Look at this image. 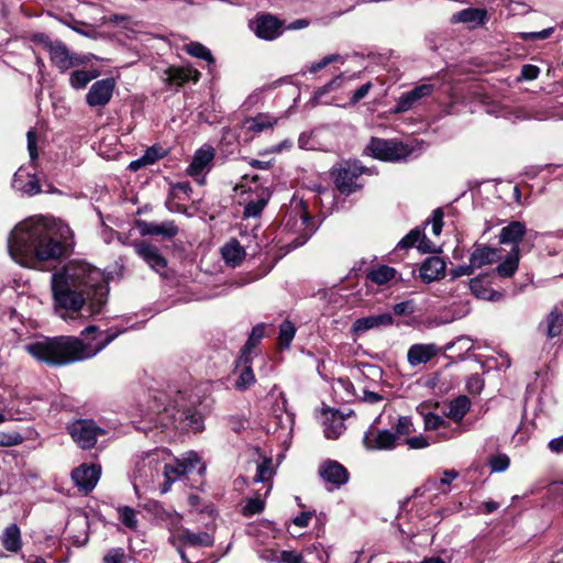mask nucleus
Listing matches in <instances>:
<instances>
[{
  "label": "nucleus",
  "instance_id": "nucleus-1",
  "mask_svg": "<svg viewBox=\"0 0 563 563\" xmlns=\"http://www.w3.org/2000/svg\"><path fill=\"white\" fill-rule=\"evenodd\" d=\"M54 309L58 317L70 322L102 312L109 287L103 273L86 262L71 261L51 277Z\"/></svg>",
  "mask_w": 563,
  "mask_h": 563
},
{
  "label": "nucleus",
  "instance_id": "nucleus-2",
  "mask_svg": "<svg viewBox=\"0 0 563 563\" xmlns=\"http://www.w3.org/2000/svg\"><path fill=\"white\" fill-rule=\"evenodd\" d=\"M64 231L55 219L35 216L20 222L8 240V250L14 262L29 268H40L44 263L59 260L66 253Z\"/></svg>",
  "mask_w": 563,
  "mask_h": 563
},
{
  "label": "nucleus",
  "instance_id": "nucleus-3",
  "mask_svg": "<svg viewBox=\"0 0 563 563\" xmlns=\"http://www.w3.org/2000/svg\"><path fill=\"white\" fill-rule=\"evenodd\" d=\"M119 332L108 333L104 339L93 338L86 342L76 336L44 338L24 345L33 358L51 366H62L93 357L112 342Z\"/></svg>",
  "mask_w": 563,
  "mask_h": 563
},
{
  "label": "nucleus",
  "instance_id": "nucleus-4",
  "mask_svg": "<svg viewBox=\"0 0 563 563\" xmlns=\"http://www.w3.org/2000/svg\"><path fill=\"white\" fill-rule=\"evenodd\" d=\"M413 150L415 146L412 143L387 141L375 137H373L366 146V151H368L372 156L389 162L406 159L411 155Z\"/></svg>",
  "mask_w": 563,
  "mask_h": 563
},
{
  "label": "nucleus",
  "instance_id": "nucleus-5",
  "mask_svg": "<svg viewBox=\"0 0 563 563\" xmlns=\"http://www.w3.org/2000/svg\"><path fill=\"white\" fill-rule=\"evenodd\" d=\"M163 397L164 395H159V397L155 396V401L158 400L159 405L156 406V411L158 413L162 412V410L167 413L172 411V416L175 417V412L179 415L178 419L181 420L186 427L191 429L194 432H200L203 430V417L200 412H198L195 409L183 408L184 406V396L180 391H178L177 398L174 399L173 405L163 406Z\"/></svg>",
  "mask_w": 563,
  "mask_h": 563
},
{
  "label": "nucleus",
  "instance_id": "nucleus-6",
  "mask_svg": "<svg viewBox=\"0 0 563 563\" xmlns=\"http://www.w3.org/2000/svg\"><path fill=\"white\" fill-rule=\"evenodd\" d=\"M364 167L356 162H344L331 170L334 184L340 192L350 195L362 187L358 183Z\"/></svg>",
  "mask_w": 563,
  "mask_h": 563
},
{
  "label": "nucleus",
  "instance_id": "nucleus-7",
  "mask_svg": "<svg viewBox=\"0 0 563 563\" xmlns=\"http://www.w3.org/2000/svg\"><path fill=\"white\" fill-rule=\"evenodd\" d=\"M35 40L44 43L49 53L51 62L63 73L85 63L84 58L71 54L66 45L59 41L51 42L44 34L35 35Z\"/></svg>",
  "mask_w": 563,
  "mask_h": 563
},
{
  "label": "nucleus",
  "instance_id": "nucleus-8",
  "mask_svg": "<svg viewBox=\"0 0 563 563\" xmlns=\"http://www.w3.org/2000/svg\"><path fill=\"white\" fill-rule=\"evenodd\" d=\"M68 432L75 443L81 449L92 448L99 435L104 434L103 429L99 428L92 420H76L68 427Z\"/></svg>",
  "mask_w": 563,
  "mask_h": 563
},
{
  "label": "nucleus",
  "instance_id": "nucleus-9",
  "mask_svg": "<svg viewBox=\"0 0 563 563\" xmlns=\"http://www.w3.org/2000/svg\"><path fill=\"white\" fill-rule=\"evenodd\" d=\"M251 26L257 37L266 41H273L283 33V22L272 14L256 16Z\"/></svg>",
  "mask_w": 563,
  "mask_h": 563
},
{
  "label": "nucleus",
  "instance_id": "nucleus-10",
  "mask_svg": "<svg viewBox=\"0 0 563 563\" xmlns=\"http://www.w3.org/2000/svg\"><path fill=\"white\" fill-rule=\"evenodd\" d=\"M363 444L367 450H393L397 445L396 434L389 430H379L371 427L363 437Z\"/></svg>",
  "mask_w": 563,
  "mask_h": 563
},
{
  "label": "nucleus",
  "instance_id": "nucleus-11",
  "mask_svg": "<svg viewBox=\"0 0 563 563\" xmlns=\"http://www.w3.org/2000/svg\"><path fill=\"white\" fill-rule=\"evenodd\" d=\"M435 89V86L430 82H423L416 86L413 89L402 93L397 100L395 108L396 113L407 112L412 109L422 99L429 97Z\"/></svg>",
  "mask_w": 563,
  "mask_h": 563
},
{
  "label": "nucleus",
  "instance_id": "nucleus-12",
  "mask_svg": "<svg viewBox=\"0 0 563 563\" xmlns=\"http://www.w3.org/2000/svg\"><path fill=\"white\" fill-rule=\"evenodd\" d=\"M100 474V466L82 464L71 472V478L77 487L88 493L97 485Z\"/></svg>",
  "mask_w": 563,
  "mask_h": 563
},
{
  "label": "nucleus",
  "instance_id": "nucleus-13",
  "mask_svg": "<svg viewBox=\"0 0 563 563\" xmlns=\"http://www.w3.org/2000/svg\"><path fill=\"white\" fill-rule=\"evenodd\" d=\"M136 254L159 275L166 274L167 262L155 245L140 242L134 245Z\"/></svg>",
  "mask_w": 563,
  "mask_h": 563
},
{
  "label": "nucleus",
  "instance_id": "nucleus-14",
  "mask_svg": "<svg viewBox=\"0 0 563 563\" xmlns=\"http://www.w3.org/2000/svg\"><path fill=\"white\" fill-rule=\"evenodd\" d=\"M393 324L394 317L389 312L371 314L367 317L356 319L352 324L351 332L354 335H361L368 330L386 328Z\"/></svg>",
  "mask_w": 563,
  "mask_h": 563
},
{
  "label": "nucleus",
  "instance_id": "nucleus-15",
  "mask_svg": "<svg viewBox=\"0 0 563 563\" xmlns=\"http://www.w3.org/2000/svg\"><path fill=\"white\" fill-rule=\"evenodd\" d=\"M114 86L111 78L96 81L86 96L87 103L91 107L106 106L112 97Z\"/></svg>",
  "mask_w": 563,
  "mask_h": 563
},
{
  "label": "nucleus",
  "instance_id": "nucleus-16",
  "mask_svg": "<svg viewBox=\"0 0 563 563\" xmlns=\"http://www.w3.org/2000/svg\"><path fill=\"white\" fill-rule=\"evenodd\" d=\"M319 475L327 484L340 487L349 481L346 468L336 461L328 460L319 466Z\"/></svg>",
  "mask_w": 563,
  "mask_h": 563
},
{
  "label": "nucleus",
  "instance_id": "nucleus-17",
  "mask_svg": "<svg viewBox=\"0 0 563 563\" xmlns=\"http://www.w3.org/2000/svg\"><path fill=\"white\" fill-rule=\"evenodd\" d=\"M440 352V347L434 343L412 344L407 352V361L410 366L416 367L427 364Z\"/></svg>",
  "mask_w": 563,
  "mask_h": 563
},
{
  "label": "nucleus",
  "instance_id": "nucleus-18",
  "mask_svg": "<svg viewBox=\"0 0 563 563\" xmlns=\"http://www.w3.org/2000/svg\"><path fill=\"white\" fill-rule=\"evenodd\" d=\"M417 245L418 250L422 253H434L437 246L426 236V234L416 228L404 236L397 244L398 249L405 250Z\"/></svg>",
  "mask_w": 563,
  "mask_h": 563
},
{
  "label": "nucleus",
  "instance_id": "nucleus-19",
  "mask_svg": "<svg viewBox=\"0 0 563 563\" xmlns=\"http://www.w3.org/2000/svg\"><path fill=\"white\" fill-rule=\"evenodd\" d=\"M488 20L487 10L482 8H467L453 14L452 22L464 23L470 27L475 29L483 26Z\"/></svg>",
  "mask_w": 563,
  "mask_h": 563
},
{
  "label": "nucleus",
  "instance_id": "nucleus-20",
  "mask_svg": "<svg viewBox=\"0 0 563 563\" xmlns=\"http://www.w3.org/2000/svg\"><path fill=\"white\" fill-rule=\"evenodd\" d=\"M272 419L275 423V430L289 429L294 423L292 415L287 410V399L284 393H278L276 402L272 408Z\"/></svg>",
  "mask_w": 563,
  "mask_h": 563
},
{
  "label": "nucleus",
  "instance_id": "nucleus-21",
  "mask_svg": "<svg viewBox=\"0 0 563 563\" xmlns=\"http://www.w3.org/2000/svg\"><path fill=\"white\" fill-rule=\"evenodd\" d=\"M200 73L192 68L169 67L164 70L162 79L169 86H181L185 82L192 80L198 81Z\"/></svg>",
  "mask_w": 563,
  "mask_h": 563
},
{
  "label": "nucleus",
  "instance_id": "nucleus-22",
  "mask_svg": "<svg viewBox=\"0 0 563 563\" xmlns=\"http://www.w3.org/2000/svg\"><path fill=\"white\" fill-rule=\"evenodd\" d=\"M445 263L438 256L428 257L420 267V277L426 283H431L444 276Z\"/></svg>",
  "mask_w": 563,
  "mask_h": 563
},
{
  "label": "nucleus",
  "instance_id": "nucleus-23",
  "mask_svg": "<svg viewBox=\"0 0 563 563\" xmlns=\"http://www.w3.org/2000/svg\"><path fill=\"white\" fill-rule=\"evenodd\" d=\"M500 257L499 250L485 245L476 246L470 256V262L475 269L495 263Z\"/></svg>",
  "mask_w": 563,
  "mask_h": 563
},
{
  "label": "nucleus",
  "instance_id": "nucleus-24",
  "mask_svg": "<svg viewBox=\"0 0 563 563\" xmlns=\"http://www.w3.org/2000/svg\"><path fill=\"white\" fill-rule=\"evenodd\" d=\"M156 466V460L152 456L139 462L134 471V487L136 488L139 484L146 485L151 483L157 473Z\"/></svg>",
  "mask_w": 563,
  "mask_h": 563
},
{
  "label": "nucleus",
  "instance_id": "nucleus-25",
  "mask_svg": "<svg viewBox=\"0 0 563 563\" xmlns=\"http://www.w3.org/2000/svg\"><path fill=\"white\" fill-rule=\"evenodd\" d=\"M252 356H247V361H242V354L236 361L238 378L234 383L235 389L244 391L255 383V376L251 367Z\"/></svg>",
  "mask_w": 563,
  "mask_h": 563
},
{
  "label": "nucleus",
  "instance_id": "nucleus-26",
  "mask_svg": "<svg viewBox=\"0 0 563 563\" xmlns=\"http://www.w3.org/2000/svg\"><path fill=\"white\" fill-rule=\"evenodd\" d=\"M527 232L526 225L520 221H511L508 225L504 227L499 233L500 244H511L512 247L518 246Z\"/></svg>",
  "mask_w": 563,
  "mask_h": 563
},
{
  "label": "nucleus",
  "instance_id": "nucleus-27",
  "mask_svg": "<svg viewBox=\"0 0 563 563\" xmlns=\"http://www.w3.org/2000/svg\"><path fill=\"white\" fill-rule=\"evenodd\" d=\"M221 254L224 262L231 267L239 266L246 255L244 247L235 239L230 240L222 246Z\"/></svg>",
  "mask_w": 563,
  "mask_h": 563
},
{
  "label": "nucleus",
  "instance_id": "nucleus-28",
  "mask_svg": "<svg viewBox=\"0 0 563 563\" xmlns=\"http://www.w3.org/2000/svg\"><path fill=\"white\" fill-rule=\"evenodd\" d=\"M214 157L213 150L211 147L200 148L196 152L192 162L187 168L188 175L191 177H199L205 168L211 163Z\"/></svg>",
  "mask_w": 563,
  "mask_h": 563
},
{
  "label": "nucleus",
  "instance_id": "nucleus-29",
  "mask_svg": "<svg viewBox=\"0 0 563 563\" xmlns=\"http://www.w3.org/2000/svg\"><path fill=\"white\" fill-rule=\"evenodd\" d=\"M471 408V400L467 396H459L446 405L444 416L454 422H461Z\"/></svg>",
  "mask_w": 563,
  "mask_h": 563
},
{
  "label": "nucleus",
  "instance_id": "nucleus-30",
  "mask_svg": "<svg viewBox=\"0 0 563 563\" xmlns=\"http://www.w3.org/2000/svg\"><path fill=\"white\" fill-rule=\"evenodd\" d=\"M13 187L27 195H36L41 192V186L35 175H24L22 170L14 174Z\"/></svg>",
  "mask_w": 563,
  "mask_h": 563
},
{
  "label": "nucleus",
  "instance_id": "nucleus-31",
  "mask_svg": "<svg viewBox=\"0 0 563 563\" xmlns=\"http://www.w3.org/2000/svg\"><path fill=\"white\" fill-rule=\"evenodd\" d=\"M277 122L278 119L269 113H258L255 117L247 118L244 121V128L247 131L261 133L272 129Z\"/></svg>",
  "mask_w": 563,
  "mask_h": 563
},
{
  "label": "nucleus",
  "instance_id": "nucleus-32",
  "mask_svg": "<svg viewBox=\"0 0 563 563\" xmlns=\"http://www.w3.org/2000/svg\"><path fill=\"white\" fill-rule=\"evenodd\" d=\"M520 261L519 247H511L507 257L496 267L499 277L509 278L515 275Z\"/></svg>",
  "mask_w": 563,
  "mask_h": 563
},
{
  "label": "nucleus",
  "instance_id": "nucleus-33",
  "mask_svg": "<svg viewBox=\"0 0 563 563\" xmlns=\"http://www.w3.org/2000/svg\"><path fill=\"white\" fill-rule=\"evenodd\" d=\"M1 542L7 551L19 552L22 547L20 528L15 523L9 525L2 532Z\"/></svg>",
  "mask_w": 563,
  "mask_h": 563
},
{
  "label": "nucleus",
  "instance_id": "nucleus-34",
  "mask_svg": "<svg viewBox=\"0 0 563 563\" xmlns=\"http://www.w3.org/2000/svg\"><path fill=\"white\" fill-rule=\"evenodd\" d=\"M472 294L483 300L497 301L501 298V294L486 287L482 277L472 278L468 283Z\"/></svg>",
  "mask_w": 563,
  "mask_h": 563
},
{
  "label": "nucleus",
  "instance_id": "nucleus-35",
  "mask_svg": "<svg viewBox=\"0 0 563 563\" xmlns=\"http://www.w3.org/2000/svg\"><path fill=\"white\" fill-rule=\"evenodd\" d=\"M143 234L162 235L170 239L178 233V228L174 221H165L162 223H145L142 229Z\"/></svg>",
  "mask_w": 563,
  "mask_h": 563
},
{
  "label": "nucleus",
  "instance_id": "nucleus-36",
  "mask_svg": "<svg viewBox=\"0 0 563 563\" xmlns=\"http://www.w3.org/2000/svg\"><path fill=\"white\" fill-rule=\"evenodd\" d=\"M545 334L549 339L559 336L563 328V312L558 308H554L547 316L544 321Z\"/></svg>",
  "mask_w": 563,
  "mask_h": 563
},
{
  "label": "nucleus",
  "instance_id": "nucleus-37",
  "mask_svg": "<svg viewBox=\"0 0 563 563\" xmlns=\"http://www.w3.org/2000/svg\"><path fill=\"white\" fill-rule=\"evenodd\" d=\"M396 275V271L393 267L382 265L367 273V279L376 285H385L390 282Z\"/></svg>",
  "mask_w": 563,
  "mask_h": 563
},
{
  "label": "nucleus",
  "instance_id": "nucleus-38",
  "mask_svg": "<svg viewBox=\"0 0 563 563\" xmlns=\"http://www.w3.org/2000/svg\"><path fill=\"white\" fill-rule=\"evenodd\" d=\"M264 324H257L252 329L249 340L245 343L244 347L242 349V361L246 362L247 356H252V350L264 336Z\"/></svg>",
  "mask_w": 563,
  "mask_h": 563
},
{
  "label": "nucleus",
  "instance_id": "nucleus-39",
  "mask_svg": "<svg viewBox=\"0 0 563 563\" xmlns=\"http://www.w3.org/2000/svg\"><path fill=\"white\" fill-rule=\"evenodd\" d=\"M184 51L197 58L205 59L209 64L214 63V58L210 52L205 45H202L199 42H190L184 45Z\"/></svg>",
  "mask_w": 563,
  "mask_h": 563
},
{
  "label": "nucleus",
  "instance_id": "nucleus-40",
  "mask_svg": "<svg viewBox=\"0 0 563 563\" xmlns=\"http://www.w3.org/2000/svg\"><path fill=\"white\" fill-rule=\"evenodd\" d=\"M118 514H119V520L121 521V523L123 526H125L126 528L131 529V530H136L137 527H139V520H137V515L139 512L129 507V506H123V507H119L118 508Z\"/></svg>",
  "mask_w": 563,
  "mask_h": 563
},
{
  "label": "nucleus",
  "instance_id": "nucleus-41",
  "mask_svg": "<svg viewBox=\"0 0 563 563\" xmlns=\"http://www.w3.org/2000/svg\"><path fill=\"white\" fill-rule=\"evenodd\" d=\"M177 463L183 467V473H189L196 468H198L199 473L205 471V466L201 464L199 455L195 452L187 453L181 460H178Z\"/></svg>",
  "mask_w": 563,
  "mask_h": 563
},
{
  "label": "nucleus",
  "instance_id": "nucleus-42",
  "mask_svg": "<svg viewBox=\"0 0 563 563\" xmlns=\"http://www.w3.org/2000/svg\"><path fill=\"white\" fill-rule=\"evenodd\" d=\"M186 473H183V467L177 465H165L164 466V477L165 482L162 487V493H167L172 486V484L177 481L181 475H185Z\"/></svg>",
  "mask_w": 563,
  "mask_h": 563
},
{
  "label": "nucleus",
  "instance_id": "nucleus-43",
  "mask_svg": "<svg viewBox=\"0 0 563 563\" xmlns=\"http://www.w3.org/2000/svg\"><path fill=\"white\" fill-rule=\"evenodd\" d=\"M97 77V73H90L87 70H75L70 75V85L75 89L84 88L88 85L89 81H91L93 78Z\"/></svg>",
  "mask_w": 563,
  "mask_h": 563
},
{
  "label": "nucleus",
  "instance_id": "nucleus-44",
  "mask_svg": "<svg viewBox=\"0 0 563 563\" xmlns=\"http://www.w3.org/2000/svg\"><path fill=\"white\" fill-rule=\"evenodd\" d=\"M295 325L288 320L283 321L282 324L279 325V344L282 346L288 347L295 336Z\"/></svg>",
  "mask_w": 563,
  "mask_h": 563
},
{
  "label": "nucleus",
  "instance_id": "nucleus-45",
  "mask_svg": "<svg viewBox=\"0 0 563 563\" xmlns=\"http://www.w3.org/2000/svg\"><path fill=\"white\" fill-rule=\"evenodd\" d=\"M273 466L272 460L265 459L262 463L257 465L256 474L254 476V482L264 483L272 478L273 476Z\"/></svg>",
  "mask_w": 563,
  "mask_h": 563
},
{
  "label": "nucleus",
  "instance_id": "nucleus-46",
  "mask_svg": "<svg viewBox=\"0 0 563 563\" xmlns=\"http://www.w3.org/2000/svg\"><path fill=\"white\" fill-rule=\"evenodd\" d=\"M266 203L267 198L264 196L257 198L256 200L250 201L244 208V216L247 218L260 216Z\"/></svg>",
  "mask_w": 563,
  "mask_h": 563
},
{
  "label": "nucleus",
  "instance_id": "nucleus-47",
  "mask_svg": "<svg viewBox=\"0 0 563 563\" xmlns=\"http://www.w3.org/2000/svg\"><path fill=\"white\" fill-rule=\"evenodd\" d=\"M345 77L343 74L334 77L332 80H330L328 84H325L324 86H322L321 88H319L318 90H316L314 92V99L316 100H319L322 98L323 95L330 92V91H333V90H336L339 89L343 81H344Z\"/></svg>",
  "mask_w": 563,
  "mask_h": 563
},
{
  "label": "nucleus",
  "instance_id": "nucleus-48",
  "mask_svg": "<svg viewBox=\"0 0 563 563\" xmlns=\"http://www.w3.org/2000/svg\"><path fill=\"white\" fill-rule=\"evenodd\" d=\"M345 430V427L340 418L333 419L329 424L324 427V435L328 439H338L343 431Z\"/></svg>",
  "mask_w": 563,
  "mask_h": 563
},
{
  "label": "nucleus",
  "instance_id": "nucleus-49",
  "mask_svg": "<svg viewBox=\"0 0 563 563\" xmlns=\"http://www.w3.org/2000/svg\"><path fill=\"white\" fill-rule=\"evenodd\" d=\"M510 463L506 454H497L489 459L488 464L493 472H504L508 468Z\"/></svg>",
  "mask_w": 563,
  "mask_h": 563
},
{
  "label": "nucleus",
  "instance_id": "nucleus-50",
  "mask_svg": "<svg viewBox=\"0 0 563 563\" xmlns=\"http://www.w3.org/2000/svg\"><path fill=\"white\" fill-rule=\"evenodd\" d=\"M264 500L261 498H251L246 501L243 507L244 516H253L261 514L264 510Z\"/></svg>",
  "mask_w": 563,
  "mask_h": 563
},
{
  "label": "nucleus",
  "instance_id": "nucleus-51",
  "mask_svg": "<svg viewBox=\"0 0 563 563\" xmlns=\"http://www.w3.org/2000/svg\"><path fill=\"white\" fill-rule=\"evenodd\" d=\"M125 552L122 548L110 549L103 556L102 563H123Z\"/></svg>",
  "mask_w": 563,
  "mask_h": 563
},
{
  "label": "nucleus",
  "instance_id": "nucleus-52",
  "mask_svg": "<svg viewBox=\"0 0 563 563\" xmlns=\"http://www.w3.org/2000/svg\"><path fill=\"white\" fill-rule=\"evenodd\" d=\"M426 430H437L445 424V421L439 415L429 412L423 417Z\"/></svg>",
  "mask_w": 563,
  "mask_h": 563
},
{
  "label": "nucleus",
  "instance_id": "nucleus-53",
  "mask_svg": "<svg viewBox=\"0 0 563 563\" xmlns=\"http://www.w3.org/2000/svg\"><path fill=\"white\" fill-rule=\"evenodd\" d=\"M553 33V27L544 29L540 32H522L519 37L523 41H540L548 38Z\"/></svg>",
  "mask_w": 563,
  "mask_h": 563
},
{
  "label": "nucleus",
  "instance_id": "nucleus-54",
  "mask_svg": "<svg viewBox=\"0 0 563 563\" xmlns=\"http://www.w3.org/2000/svg\"><path fill=\"white\" fill-rule=\"evenodd\" d=\"M413 432V424L409 417H400L396 424V437L407 435Z\"/></svg>",
  "mask_w": 563,
  "mask_h": 563
},
{
  "label": "nucleus",
  "instance_id": "nucleus-55",
  "mask_svg": "<svg viewBox=\"0 0 563 563\" xmlns=\"http://www.w3.org/2000/svg\"><path fill=\"white\" fill-rule=\"evenodd\" d=\"M260 559L265 562H276L280 563L282 561V552H278L275 549L263 548L257 551Z\"/></svg>",
  "mask_w": 563,
  "mask_h": 563
},
{
  "label": "nucleus",
  "instance_id": "nucleus-56",
  "mask_svg": "<svg viewBox=\"0 0 563 563\" xmlns=\"http://www.w3.org/2000/svg\"><path fill=\"white\" fill-rule=\"evenodd\" d=\"M23 442V437L18 432L0 433V446H13Z\"/></svg>",
  "mask_w": 563,
  "mask_h": 563
},
{
  "label": "nucleus",
  "instance_id": "nucleus-57",
  "mask_svg": "<svg viewBox=\"0 0 563 563\" xmlns=\"http://www.w3.org/2000/svg\"><path fill=\"white\" fill-rule=\"evenodd\" d=\"M540 69L536 65L527 64L521 67L520 80H533L538 78Z\"/></svg>",
  "mask_w": 563,
  "mask_h": 563
},
{
  "label": "nucleus",
  "instance_id": "nucleus-58",
  "mask_svg": "<svg viewBox=\"0 0 563 563\" xmlns=\"http://www.w3.org/2000/svg\"><path fill=\"white\" fill-rule=\"evenodd\" d=\"M443 211L441 209H435L432 212V233L438 236L440 235L443 228Z\"/></svg>",
  "mask_w": 563,
  "mask_h": 563
},
{
  "label": "nucleus",
  "instance_id": "nucleus-59",
  "mask_svg": "<svg viewBox=\"0 0 563 563\" xmlns=\"http://www.w3.org/2000/svg\"><path fill=\"white\" fill-rule=\"evenodd\" d=\"M151 154V151H146V153L144 154V156H142L141 158L139 159H135V161H132L129 165V169L130 170H133V172H136L139 170L141 167L147 165V164H152L155 162V157H152L150 156Z\"/></svg>",
  "mask_w": 563,
  "mask_h": 563
},
{
  "label": "nucleus",
  "instance_id": "nucleus-60",
  "mask_svg": "<svg viewBox=\"0 0 563 563\" xmlns=\"http://www.w3.org/2000/svg\"><path fill=\"white\" fill-rule=\"evenodd\" d=\"M393 310L397 316H407L411 314L415 311V306L411 300H407L396 303Z\"/></svg>",
  "mask_w": 563,
  "mask_h": 563
},
{
  "label": "nucleus",
  "instance_id": "nucleus-61",
  "mask_svg": "<svg viewBox=\"0 0 563 563\" xmlns=\"http://www.w3.org/2000/svg\"><path fill=\"white\" fill-rule=\"evenodd\" d=\"M474 266L472 265L471 262H468V264L460 265L451 269L450 275L452 278H459L461 276H470L474 273Z\"/></svg>",
  "mask_w": 563,
  "mask_h": 563
},
{
  "label": "nucleus",
  "instance_id": "nucleus-62",
  "mask_svg": "<svg viewBox=\"0 0 563 563\" xmlns=\"http://www.w3.org/2000/svg\"><path fill=\"white\" fill-rule=\"evenodd\" d=\"M27 137V150L31 161H35L38 156L36 148V134L33 130H30L26 134Z\"/></svg>",
  "mask_w": 563,
  "mask_h": 563
},
{
  "label": "nucleus",
  "instance_id": "nucleus-63",
  "mask_svg": "<svg viewBox=\"0 0 563 563\" xmlns=\"http://www.w3.org/2000/svg\"><path fill=\"white\" fill-rule=\"evenodd\" d=\"M467 389L472 394H478L484 387V382L478 375H473L467 379Z\"/></svg>",
  "mask_w": 563,
  "mask_h": 563
},
{
  "label": "nucleus",
  "instance_id": "nucleus-64",
  "mask_svg": "<svg viewBox=\"0 0 563 563\" xmlns=\"http://www.w3.org/2000/svg\"><path fill=\"white\" fill-rule=\"evenodd\" d=\"M410 449L419 450L429 446V441L423 435L411 437L406 440Z\"/></svg>",
  "mask_w": 563,
  "mask_h": 563
}]
</instances>
